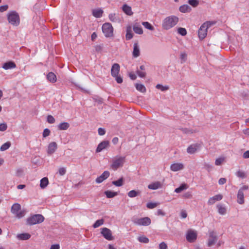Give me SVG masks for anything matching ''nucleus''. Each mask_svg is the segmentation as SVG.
<instances>
[{
  "instance_id": "nucleus-29",
  "label": "nucleus",
  "mask_w": 249,
  "mask_h": 249,
  "mask_svg": "<svg viewBox=\"0 0 249 249\" xmlns=\"http://www.w3.org/2000/svg\"><path fill=\"white\" fill-rule=\"evenodd\" d=\"M31 235L28 233H23L17 235V237L21 240H26L31 237Z\"/></svg>"
},
{
  "instance_id": "nucleus-56",
  "label": "nucleus",
  "mask_w": 249,
  "mask_h": 249,
  "mask_svg": "<svg viewBox=\"0 0 249 249\" xmlns=\"http://www.w3.org/2000/svg\"><path fill=\"white\" fill-rule=\"evenodd\" d=\"M237 176H238V177L243 178H245L246 177V175L245 173L241 171H238Z\"/></svg>"
},
{
  "instance_id": "nucleus-15",
  "label": "nucleus",
  "mask_w": 249,
  "mask_h": 249,
  "mask_svg": "<svg viewBox=\"0 0 249 249\" xmlns=\"http://www.w3.org/2000/svg\"><path fill=\"white\" fill-rule=\"evenodd\" d=\"M120 67L117 63H114L112 65L111 69V75L112 77H114L119 74Z\"/></svg>"
},
{
  "instance_id": "nucleus-62",
  "label": "nucleus",
  "mask_w": 249,
  "mask_h": 249,
  "mask_svg": "<svg viewBox=\"0 0 249 249\" xmlns=\"http://www.w3.org/2000/svg\"><path fill=\"white\" fill-rule=\"evenodd\" d=\"M66 169L63 167L60 168L59 169V174L61 176L64 175L66 173Z\"/></svg>"
},
{
  "instance_id": "nucleus-58",
  "label": "nucleus",
  "mask_w": 249,
  "mask_h": 249,
  "mask_svg": "<svg viewBox=\"0 0 249 249\" xmlns=\"http://www.w3.org/2000/svg\"><path fill=\"white\" fill-rule=\"evenodd\" d=\"M224 159L223 158H218L215 160V164L216 165H220L222 161H223Z\"/></svg>"
},
{
  "instance_id": "nucleus-57",
  "label": "nucleus",
  "mask_w": 249,
  "mask_h": 249,
  "mask_svg": "<svg viewBox=\"0 0 249 249\" xmlns=\"http://www.w3.org/2000/svg\"><path fill=\"white\" fill-rule=\"evenodd\" d=\"M8 8V5H4L0 6V12H3L6 11Z\"/></svg>"
},
{
  "instance_id": "nucleus-30",
  "label": "nucleus",
  "mask_w": 249,
  "mask_h": 249,
  "mask_svg": "<svg viewBox=\"0 0 249 249\" xmlns=\"http://www.w3.org/2000/svg\"><path fill=\"white\" fill-rule=\"evenodd\" d=\"M104 193L108 198H113L118 195V192L109 190L106 191Z\"/></svg>"
},
{
  "instance_id": "nucleus-33",
  "label": "nucleus",
  "mask_w": 249,
  "mask_h": 249,
  "mask_svg": "<svg viewBox=\"0 0 249 249\" xmlns=\"http://www.w3.org/2000/svg\"><path fill=\"white\" fill-rule=\"evenodd\" d=\"M141 194V191L140 190H131L130 191H129L128 194H127V195L129 197H136L137 196H138L140 195Z\"/></svg>"
},
{
  "instance_id": "nucleus-55",
  "label": "nucleus",
  "mask_w": 249,
  "mask_h": 249,
  "mask_svg": "<svg viewBox=\"0 0 249 249\" xmlns=\"http://www.w3.org/2000/svg\"><path fill=\"white\" fill-rule=\"evenodd\" d=\"M23 170L22 169H18L16 170V176L18 177H20L23 175Z\"/></svg>"
},
{
  "instance_id": "nucleus-45",
  "label": "nucleus",
  "mask_w": 249,
  "mask_h": 249,
  "mask_svg": "<svg viewBox=\"0 0 249 249\" xmlns=\"http://www.w3.org/2000/svg\"><path fill=\"white\" fill-rule=\"evenodd\" d=\"M178 33L182 36H184L187 34L186 30L182 27H179L178 29Z\"/></svg>"
},
{
  "instance_id": "nucleus-34",
  "label": "nucleus",
  "mask_w": 249,
  "mask_h": 249,
  "mask_svg": "<svg viewBox=\"0 0 249 249\" xmlns=\"http://www.w3.org/2000/svg\"><path fill=\"white\" fill-rule=\"evenodd\" d=\"M124 178L121 177L117 180L113 181L112 184L117 187L122 186L124 184Z\"/></svg>"
},
{
  "instance_id": "nucleus-37",
  "label": "nucleus",
  "mask_w": 249,
  "mask_h": 249,
  "mask_svg": "<svg viewBox=\"0 0 249 249\" xmlns=\"http://www.w3.org/2000/svg\"><path fill=\"white\" fill-rule=\"evenodd\" d=\"M142 24L146 29L150 31H154L155 29L154 27L147 21L142 22Z\"/></svg>"
},
{
  "instance_id": "nucleus-1",
  "label": "nucleus",
  "mask_w": 249,
  "mask_h": 249,
  "mask_svg": "<svg viewBox=\"0 0 249 249\" xmlns=\"http://www.w3.org/2000/svg\"><path fill=\"white\" fill-rule=\"evenodd\" d=\"M178 20L179 18L177 16H170L167 17L163 20L162 27L164 30H169L177 25Z\"/></svg>"
},
{
  "instance_id": "nucleus-6",
  "label": "nucleus",
  "mask_w": 249,
  "mask_h": 249,
  "mask_svg": "<svg viewBox=\"0 0 249 249\" xmlns=\"http://www.w3.org/2000/svg\"><path fill=\"white\" fill-rule=\"evenodd\" d=\"M102 31L107 37H111L113 35V28L110 23H105L102 26Z\"/></svg>"
},
{
  "instance_id": "nucleus-3",
  "label": "nucleus",
  "mask_w": 249,
  "mask_h": 249,
  "mask_svg": "<svg viewBox=\"0 0 249 249\" xmlns=\"http://www.w3.org/2000/svg\"><path fill=\"white\" fill-rule=\"evenodd\" d=\"M44 220V217L40 214L33 215L28 217L26 220V225H33L39 224Z\"/></svg>"
},
{
  "instance_id": "nucleus-23",
  "label": "nucleus",
  "mask_w": 249,
  "mask_h": 249,
  "mask_svg": "<svg viewBox=\"0 0 249 249\" xmlns=\"http://www.w3.org/2000/svg\"><path fill=\"white\" fill-rule=\"evenodd\" d=\"M237 202L240 204L244 203V195L241 190H238L237 193Z\"/></svg>"
},
{
  "instance_id": "nucleus-12",
  "label": "nucleus",
  "mask_w": 249,
  "mask_h": 249,
  "mask_svg": "<svg viewBox=\"0 0 249 249\" xmlns=\"http://www.w3.org/2000/svg\"><path fill=\"white\" fill-rule=\"evenodd\" d=\"M110 175V173L108 171H104L101 176L97 177L95 181L97 183H102L104 180L107 178Z\"/></svg>"
},
{
  "instance_id": "nucleus-54",
  "label": "nucleus",
  "mask_w": 249,
  "mask_h": 249,
  "mask_svg": "<svg viewBox=\"0 0 249 249\" xmlns=\"http://www.w3.org/2000/svg\"><path fill=\"white\" fill-rule=\"evenodd\" d=\"M98 132L99 135L100 136H103L106 133L105 129L101 127L98 128Z\"/></svg>"
},
{
  "instance_id": "nucleus-24",
  "label": "nucleus",
  "mask_w": 249,
  "mask_h": 249,
  "mask_svg": "<svg viewBox=\"0 0 249 249\" xmlns=\"http://www.w3.org/2000/svg\"><path fill=\"white\" fill-rule=\"evenodd\" d=\"M21 210V206L18 203H15L11 207V212L15 214Z\"/></svg>"
},
{
  "instance_id": "nucleus-21",
  "label": "nucleus",
  "mask_w": 249,
  "mask_h": 249,
  "mask_svg": "<svg viewBox=\"0 0 249 249\" xmlns=\"http://www.w3.org/2000/svg\"><path fill=\"white\" fill-rule=\"evenodd\" d=\"M16 67V64L13 61H8L4 63L2 68L4 70H8L12 68H15Z\"/></svg>"
},
{
  "instance_id": "nucleus-44",
  "label": "nucleus",
  "mask_w": 249,
  "mask_h": 249,
  "mask_svg": "<svg viewBox=\"0 0 249 249\" xmlns=\"http://www.w3.org/2000/svg\"><path fill=\"white\" fill-rule=\"evenodd\" d=\"M159 204V203H153V202H148L146 204V207L150 209H153L155 207H156Z\"/></svg>"
},
{
  "instance_id": "nucleus-53",
  "label": "nucleus",
  "mask_w": 249,
  "mask_h": 249,
  "mask_svg": "<svg viewBox=\"0 0 249 249\" xmlns=\"http://www.w3.org/2000/svg\"><path fill=\"white\" fill-rule=\"evenodd\" d=\"M137 74L142 78H144L146 76V72L144 71H141L139 70H137L136 71Z\"/></svg>"
},
{
  "instance_id": "nucleus-17",
  "label": "nucleus",
  "mask_w": 249,
  "mask_h": 249,
  "mask_svg": "<svg viewBox=\"0 0 249 249\" xmlns=\"http://www.w3.org/2000/svg\"><path fill=\"white\" fill-rule=\"evenodd\" d=\"M140 55V50L138 42H135L134 44L133 50L132 52V55L134 58H137Z\"/></svg>"
},
{
  "instance_id": "nucleus-43",
  "label": "nucleus",
  "mask_w": 249,
  "mask_h": 249,
  "mask_svg": "<svg viewBox=\"0 0 249 249\" xmlns=\"http://www.w3.org/2000/svg\"><path fill=\"white\" fill-rule=\"evenodd\" d=\"M188 2L193 7H196L199 4V1L198 0H188Z\"/></svg>"
},
{
  "instance_id": "nucleus-41",
  "label": "nucleus",
  "mask_w": 249,
  "mask_h": 249,
  "mask_svg": "<svg viewBox=\"0 0 249 249\" xmlns=\"http://www.w3.org/2000/svg\"><path fill=\"white\" fill-rule=\"evenodd\" d=\"M104 220L103 219L97 220L93 225L94 228H97L104 224Z\"/></svg>"
},
{
  "instance_id": "nucleus-9",
  "label": "nucleus",
  "mask_w": 249,
  "mask_h": 249,
  "mask_svg": "<svg viewBox=\"0 0 249 249\" xmlns=\"http://www.w3.org/2000/svg\"><path fill=\"white\" fill-rule=\"evenodd\" d=\"M101 230V233L105 239L108 240H113V238L112 236L111 231L109 229L103 228Z\"/></svg>"
},
{
  "instance_id": "nucleus-63",
  "label": "nucleus",
  "mask_w": 249,
  "mask_h": 249,
  "mask_svg": "<svg viewBox=\"0 0 249 249\" xmlns=\"http://www.w3.org/2000/svg\"><path fill=\"white\" fill-rule=\"evenodd\" d=\"M243 157L244 159L249 158V150H247L243 154Z\"/></svg>"
},
{
  "instance_id": "nucleus-8",
  "label": "nucleus",
  "mask_w": 249,
  "mask_h": 249,
  "mask_svg": "<svg viewBox=\"0 0 249 249\" xmlns=\"http://www.w3.org/2000/svg\"><path fill=\"white\" fill-rule=\"evenodd\" d=\"M197 238V233L192 230H189L188 231V232L186 234V239L187 240L190 242H194Z\"/></svg>"
},
{
  "instance_id": "nucleus-14",
  "label": "nucleus",
  "mask_w": 249,
  "mask_h": 249,
  "mask_svg": "<svg viewBox=\"0 0 249 249\" xmlns=\"http://www.w3.org/2000/svg\"><path fill=\"white\" fill-rule=\"evenodd\" d=\"M200 144L196 143L190 145L187 149V152L191 154L195 153L197 150L200 148Z\"/></svg>"
},
{
  "instance_id": "nucleus-47",
  "label": "nucleus",
  "mask_w": 249,
  "mask_h": 249,
  "mask_svg": "<svg viewBox=\"0 0 249 249\" xmlns=\"http://www.w3.org/2000/svg\"><path fill=\"white\" fill-rule=\"evenodd\" d=\"M156 88L161 91H165L169 89V87L168 86H163L160 84H157Z\"/></svg>"
},
{
  "instance_id": "nucleus-27",
  "label": "nucleus",
  "mask_w": 249,
  "mask_h": 249,
  "mask_svg": "<svg viewBox=\"0 0 249 249\" xmlns=\"http://www.w3.org/2000/svg\"><path fill=\"white\" fill-rule=\"evenodd\" d=\"M126 33L125 35V38L127 40H130L133 37V33L131 31V26H129L127 27L126 30Z\"/></svg>"
},
{
  "instance_id": "nucleus-10",
  "label": "nucleus",
  "mask_w": 249,
  "mask_h": 249,
  "mask_svg": "<svg viewBox=\"0 0 249 249\" xmlns=\"http://www.w3.org/2000/svg\"><path fill=\"white\" fill-rule=\"evenodd\" d=\"M217 240V236L215 234L213 231L210 232L208 242V246L211 247L215 244Z\"/></svg>"
},
{
  "instance_id": "nucleus-48",
  "label": "nucleus",
  "mask_w": 249,
  "mask_h": 249,
  "mask_svg": "<svg viewBox=\"0 0 249 249\" xmlns=\"http://www.w3.org/2000/svg\"><path fill=\"white\" fill-rule=\"evenodd\" d=\"M55 119L54 118V117L51 115H49L48 116H47V122L50 123V124H53L55 122Z\"/></svg>"
},
{
  "instance_id": "nucleus-20",
  "label": "nucleus",
  "mask_w": 249,
  "mask_h": 249,
  "mask_svg": "<svg viewBox=\"0 0 249 249\" xmlns=\"http://www.w3.org/2000/svg\"><path fill=\"white\" fill-rule=\"evenodd\" d=\"M133 30L136 34L138 35H142L143 34V30L138 23H135L133 25Z\"/></svg>"
},
{
  "instance_id": "nucleus-38",
  "label": "nucleus",
  "mask_w": 249,
  "mask_h": 249,
  "mask_svg": "<svg viewBox=\"0 0 249 249\" xmlns=\"http://www.w3.org/2000/svg\"><path fill=\"white\" fill-rule=\"evenodd\" d=\"M109 20L112 22H117L119 21V18L117 17L115 13L110 14L108 16Z\"/></svg>"
},
{
  "instance_id": "nucleus-52",
  "label": "nucleus",
  "mask_w": 249,
  "mask_h": 249,
  "mask_svg": "<svg viewBox=\"0 0 249 249\" xmlns=\"http://www.w3.org/2000/svg\"><path fill=\"white\" fill-rule=\"evenodd\" d=\"M114 77L115 78V80L118 84H121L123 82V80L122 77L121 76L118 75V74H117L116 76H114Z\"/></svg>"
},
{
  "instance_id": "nucleus-22",
  "label": "nucleus",
  "mask_w": 249,
  "mask_h": 249,
  "mask_svg": "<svg viewBox=\"0 0 249 249\" xmlns=\"http://www.w3.org/2000/svg\"><path fill=\"white\" fill-rule=\"evenodd\" d=\"M183 168V165L182 163H174L170 166V169L173 171H178Z\"/></svg>"
},
{
  "instance_id": "nucleus-61",
  "label": "nucleus",
  "mask_w": 249,
  "mask_h": 249,
  "mask_svg": "<svg viewBox=\"0 0 249 249\" xmlns=\"http://www.w3.org/2000/svg\"><path fill=\"white\" fill-rule=\"evenodd\" d=\"M180 58L183 62H185L186 60L187 54L185 53H182Z\"/></svg>"
},
{
  "instance_id": "nucleus-4",
  "label": "nucleus",
  "mask_w": 249,
  "mask_h": 249,
  "mask_svg": "<svg viewBox=\"0 0 249 249\" xmlns=\"http://www.w3.org/2000/svg\"><path fill=\"white\" fill-rule=\"evenodd\" d=\"M212 23L210 21L204 23L198 31V36L200 40L203 39L207 36V29L211 26Z\"/></svg>"
},
{
  "instance_id": "nucleus-5",
  "label": "nucleus",
  "mask_w": 249,
  "mask_h": 249,
  "mask_svg": "<svg viewBox=\"0 0 249 249\" xmlns=\"http://www.w3.org/2000/svg\"><path fill=\"white\" fill-rule=\"evenodd\" d=\"M133 223L137 225L147 226L149 225L151 221L149 217H144L142 218H135L132 219Z\"/></svg>"
},
{
  "instance_id": "nucleus-35",
  "label": "nucleus",
  "mask_w": 249,
  "mask_h": 249,
  "mask_svg": "<svg viewBox=\"0 0 249 249\" xmlns=\"http://www.w3.org/2000/svg\"><path fill=\"white\" fill-rule=\"evenodd\" d=\"M218 213L220 214H225L226 213V209L221 204L217 205Z\"/></svg>"
},
{
  "instance_id": "nucleus-13",
  "label": "nucleus",
  "mask_w": 249,
  "mask_h": 249,
  "mask_svg": "<svg viewBox=\"0 0 249 249\" xmlns=\"http://www.w3.org/2000/svg\"><path fill=\"white\" fill-rule=\"evenodd\" d=\"M57 148V143L55 142H51L48 146L47 153L51 155L53 154Z\"/></svg>"
},
{
  "instance_id": "nucleus-2",
  "label": "nucleus",
  "mask_w": 249,
  "mask_h": 249,
  "mask_svg": "<svg viewBox=\"0 0 249 249\" xmlns=\"http://www.w3.org/2000/svg\"><path fill=\"white\" fill-rule=\"evenodd\" d=\"M7 20L13 26H18L20 23L18 14L16 11H12L7 14Z\"/></svg>"
},
{
  "instance_id": "nucleus-28",
  "label": "nucleus",
  "mask_w": 249,
  "mask_h": 249,
  "mask_svg": "<svg viewBox=\"0 0 249 249\" xmlns=\"http://www.w3.org/2000/svg\"><path fill=\"white\" fill-rule=\"evenodd\" d=\"M48 178L47 177H44L40 180V187L41 189H44L48 185Z\"/></svg>"
},
{
  "instance_id": "nucleus-16",
  "label": "nucleus",
  "mask_w": 249,
  "mask_h": 249,
  "mask_svg": "<svg viewBox=\"0 0 249 249\" xmlns=\"http://www.w3.org/2000/svg\"><path fill=\"white\" fill-rule=\"evenodd\" d=\"M223 196L221 195H216L214 196L210 197L208 201V205H212L216 201H219L222 199Z\"/></svg>"
},
{
  "instance_id": "nucleus-59",
  "label": "nucleus",
  "mask_w": 249,
  "mask_h": 249,
  "mask_svg": "<svg viewBox=\"0 0 249 249\" xmlns=\"http://www.w3.org/2000/svg\"><path fill=\"white\" fill-rule=\"evenodd\" d=\"M160 249H167V245L164 242H162L159 245Z\"/></svg>"
},
{
  "instance_id": "nucleus-7",
  "label": "nucleus",
  "mask_w": 249,
  "mask_h": 249,
  "mask_svg": "<svg viewBox=\"0 0 249 249\" xmlns=\"http://www.w3.org/2000/svg\"><path fill=\"white\" fill-rule=\"evenodd\" d=\"M125 161V157H119L113 161L111 167L114 170H116L120 167L123 166Z\"/></svg>"
},
{
  "instance_id": "nucleus-40",
  "label": "nucleus",
  "mask_w": 249,
  "mask_h": 249,
  "mask_svg": "<svg viewBox=\"0 0 249 249\" xmlns=\"http://www.w3.org/2000/svg\"><path fill=\"white\" fill-rule=\"evenodd\" d=\"M10 146H11V142H7L4 143V144H3L1 146V147L0 148V150L1 151H5V150H7V149H8Z\"/></svg>"
},
{
  "instance_id": "nucleus-46",
  "label": "nucleus",
  "mask_w": 249,
  "mask_h": 249,
  "mask_svg": "<svg viewBox=\"0 0 249 249\" xmlns=\"http://www.w3.org/2000/svg\"><path fill=\"white\" fill-rule=\"evenodd\" d=\"M138 240L139 242L144 243H147L149 242L148 238L144 236L139 237Z\"/></svg>"
},
{
  "instance_id": "nucleus-25",
  "label": "nucleus",
  "mask_w": 249,
  "mask_h": 249,
  "mask_svg": "<svg viewBox=\"0 0 249 249\" xmlns=\"http://www.w3.org/2000/svg\"><path fill=\"white\" fill-rule=\"evenodd\" d=\"M192 9L190 6L187 4L181 5L179 8V10L181 13H189L191 12Z\"/></svg>"
},
{
  "instance_id": "nucleus-31",
  "label": "nucleus",
  "mask_w": 249,
  "mask_h": 249,
  "mask_svg": "<svg viewBox=\"0 0 249 249\" xmlns=\"http://www.w3.org/2000/svg\"><path fill=\"white\" fill-rule=\"evenodd\" d=\"M70 127V124L67 122L60 123L57 126L58 129L60 130H66Z\"/></svg>"
},
{
  "instance_id": "nucleus-26",
  "label": "nucleus",
  "mask_w": 249,
  "mask_h": 249,
  "mask_svg": "<svg viewBox=\"0 0 249 249\" xmlns=\"http://www.w3.org/2000/svg\"><path fill=\"white\" fill-rule=\"evenodd\" d=\"M47 78L51 83H54L56 81L57 78L55 74L53 72H50L47 75Z\"/></svg>"
},
{
  "instance_id": "nucleus-49",
  "label": "nucleus",
  "mask_w": 249,
  "mask_h": 249,
  "mask_svg": "<svg viewBox=\"0 0 249 249\" xmlns=\"http://www.w3.org/2000/svg\"><path fill=\"white\" fill-rule=\"evenodd\" d=\"M50 133H51V131L48 128H45L43 130V134H42L43 137L44 138H45V137L49 136L50 134Z\"/></svg>"
},
{
  "instance_id": "nucleus-64",
  "label": "nucleus",
  "mask_w": 249,
  "mask_h": 249,
  "mask_svg": "<svg viewBox=\"0 0 249 249\" xmlns=\"http://www.w3.org/2000/svg\"><path fill=\"white\" fill-rule=\"evenodd\" d=\"M60 246L59 244H54L51 246L50 249H59Z\"/></svg>"
},
{
  "instance_id": "nucleus-32",
  "label": "nucleus",
  "mask_w": 249,
  "mask_h": 249,
  "mask_svg": "<svg viewBox=\"0 0 249 249\" xmlns=\"http://www.w3.org/2000/svg\"><path fill=\"white\" fill-rule=\"evenodd\" d=\"M103 11L101 9H94L92 10L93 16L97 18H100L102 16Z\"/></svg>"
},
{
  "instance_id": "nucleus-11",
  "label": "nucleus",
  "mask_w": 249,
  "mask_h": 249,
  "mask_svg": "<svg viewBox=\"0 0 249 249\" xmlns=\"http://www.w3.org/2000/svg\"><path fill=\"white\" fill-rule=\"evenodd\" d=\"M109 146V142L108 141H104L98 144L96 149V152H100L101 151L105 149L106 148H107Z\"/></svg>"
},
{
  "instance_id": "nucleus-39",
  "label": "nucleus",
  "mask_w": 249,
  "mask_h": 249,
  "mask_svg": "<svg viewBox=\"0 0 249 249\" xmlns=\"http://www.w3.org/2000/svg\"><path fill=\"white\" fill-rule=\"evenodd\" d=\"M136 88L137 90L140 91L142 92H144L146 91V88L142 84H136Z\"/></svg>"
},
{
  "instance_id": "nucleus-51",
  "label": "nucleus",
  "mask_w": 249,
  "mask_h": 249,
  "mask_svg": "<svg viewBox=\"0 0 249 249\" xmlns=\"http://www.w3.org/2000/svg\"><path fill=\"white\" fill-rule=\"evenodd\" d=\"M181 130L185 134H192L195 132V131L193 130V129H189L187 128H182Z\"/></svg>"
},
{
  "instance_id": "nucleus-42",
  "label": "nucleus",
  "mask_w": 249,
  "mask_h": 249,
  "mask_svg": "<svg viewBox=\"0 0 249 249\" xmlns=\"http://www.w3.org/2000/svg\"><path fill=\"white\" fill-rule=\"evenodd\" d=\"M26 212L25 210H23L18 211L17 213L15 214V215H16V217L18 218H21L25 215Z\"/></svg>"
},
{
  "instance_id": "nucleus-60",
  "label": "nucleus",
  "mask_w": 249,
  "mask_h": 249,
  "mask_svg": "<svg viewBox=\"0 0 249 249\" xmlns=\"http://www.w3.org/2000/svg\"><path fill=\"white\" fill-rule=\"evenodd\" d=\"M227 179L225 178H220L218 180V183L219 185H223L226 182Z\"/></svg>"
},
{
  "instance_id": "nucleus-36",
  "label": "nucleus",
  "mask_w": 249,
  "mask_h": 249,
  "mask_svg": "<svg viewBox=\"0 0 249 249\" xmlns=\"http://www.w3.org/2000/svg\"><path fill=\"white\" fill-rule=\"evenodd\" d=\"M188 186H187V185L186 184H182L179 187L177 188L175 190V192L177 193H180L181 191L186 189L187 188Z\"/></svg>"
},
{
  "instance_id": "nucleus-18",
  "label": "nucleus",
  "mask_w": 249,
  "mask_h": 249,
  "mask_svg": "<svg viewBox=\"0 0 249 249\" xmlns=\"http://www.w3.org/2000/svg\"><path fill=\"white\" fill-rule=\"evenodd\" d=\"M122 10L127 15L131 16L133 14L131 7L126 4H124L123 5Z\"/></svg>"
},
{
  "instance_id": "nucleus-19",
  "label": "nucleus",
  "mask_w": 249,
  "mask_h": 249,
  "mask_svg": "<svg viewBox=\"0 0 249 249\" xmlns=\"http://www.w3.org/2000/svg\"><path fill=\"white\" fill-rule=\"evenodd\" d=\"M161 187L162 184L160 181H156L148 185V188L151 190H156Z\"/></svg>"
},
{
  "instance_id": "nucleus-50",
  "label": "nucleus",
  "mask_w": 249,
  "mask_h": 249,
  "mask_svg": "<svg viewBox=\"0 0 249 249\" xmlns=\"http://www.w3.org/2000/svg\"><path fill=\"white\" fill-rule=\"evenodd\" d=\"M7 129V125L6 123L0 124V131H4Z\"/></svg>"
}]
</instances>
